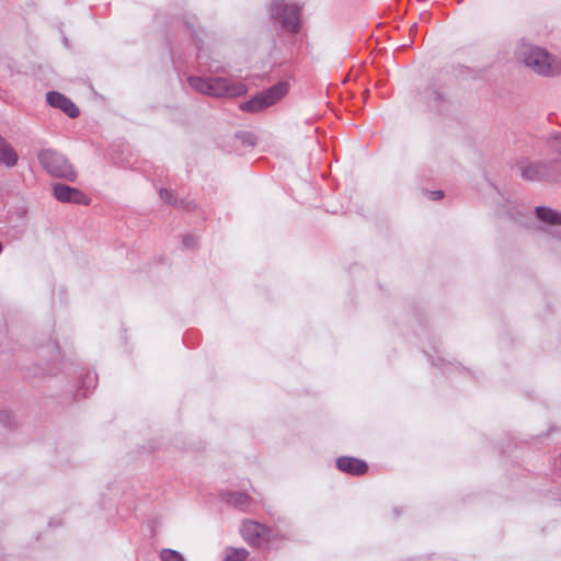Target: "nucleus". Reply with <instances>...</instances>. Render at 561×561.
Returning <instances> with one entry per match:
<instances>
[{"label":"nucleus","instance_id":"obj_11","mask_svg":"<svg viewBox=\"0 0 561 561\" xmlns=\"http://www.w3.org/2000/svg\"><path fill=\"white\" fill-rule=\"evenodd\" d=\"M536 215L541 221L548 225L561 226V213H558L551 208L537 207Z\"/></svg>","mask_w":561,"mask_h":561},{"label":"nucleus","instance_id":"obj_9","mask_svg":"<svg viewBox=\"0 0 561 561\" xmlns=\"http://www.w3.org/2000/svg\"><path fill=\"white\" fill-rule=\"evenodd\" d=\"M337 468L346 473L359 476L367 471V463L353 457H341L336 460Z\"/></svg>","mask_w":561,"mask_h":561},{"label":"nucleus","instance_id":"obj_12","mask_svg":"<svg viewBox=\"0 0 561 561\" xmlns=\"http://www.w3.org/2000/svg\"><path fill=\"white\" fill-rule=\"evenodd\" d=\"M546 144L550 150L561 156V130H552L548 134Z\"/></svg>","mask_w":561,"mask_h":561},{"label":"nucleus","instance_id":"obj_17","mask_svg":"<svg viewBox=\"0 0 561 561\" xmlns=\"http://www.w3.org/2000/svg\"><path fill=\"white\" fill-rule=\"evenodd\" d=\"M443 196L444 193L442 191L428 192V197L434 201L440 199Z\"/></svg>","mask_w":561,"mask_h":561},{"label":"nucleus","instance_id":"obj_5","mask_svg":"<svg viewBox=\"0 0 561 561\" xmlns=\"http://www.w3.org/2000/svg\"><path fill=\"white\" fill-rule=\"evenodd\" d=\"M299 12L300 7L296 3H274L272 7L273 18L276 19L284 28L290 32H297L299 30Z\"/></svg>","mask_w":561,"mask_h":561},{"label":"nucleus","instance_id":"obj_8","mask_svg":"<svg viewBox=\"0 0 561 561\" xmlns=\"http://www.w3.org/2000/svg\"><path fill=\"white\" fill-rule=\"evenodd\" d=\"M46 101L51 107L61 110L71 118H75L79 115V108L72 103L70 99L59 92H48L46 94Z\"/></svg>","mask_w":561,"mask_h":561},{"label":"nucleus","instance_id":"obj_15","mask_svg":"<svg viewBox=\"0 0 561 561\" xmlns=\"http://www.w3.org/2000/svg\"><path fill=\"white\" fill-rule=\"evenodd\" d=\"M162 561H184L183 557L175 550L164 549L161 551Z\"/></svg>","mask_w":561,"mask_h":561},{"label":"nucleus","instance_id":"obj_16","mask_svg":"<svg viewBox=\"0 0 561 561\" xmlns=\"http://www.w3.org/2000/svg\"><path fill=\"white\" fill-rule=\"evenodd\" d=\"M160 196L168 204L175 205L178 203L172 190H170V188H161Z\"/></svg>","mask_w":561,"mask_h":561},{"label":"nucleus","instance_id":"obj_6","mask_svg":"<svg viewBox=\"0 0 561 561\" xmlns=\"http://www.w3.org/2000/svg\"><path fill=\"white\" fill-rule=\"evenodd\" d=\"M270 530L262 524L247 520L243 523L241 528V535L243 539L253 546H262L268 536Z\"/></svg>","mask_w":561,"mask_h":561},{"label":"nucleus","instance_id":"obj_2","mask_svg":"<svg viewBox=\"0 0 561 561\" xmlns=\"http://www.w3.org/2000/svg\"><path fill=\"white\" fill-rule=\"evenodd\" d=\"M190 87L198 93L211 98H237L247 93L248 88L241 81L222 77H190Z\"/></svg>","mask_w":561,"mask_h":561},{"label":"nucleus","instance_id":"obj_14","mask_svg":"<svg viewBox=\"0 0 561 561\" xmlns=\"http://www.w3.org/2000/svg\"><path fill=\"white\" fill-rule=\"evenodd\" d=\"M518 170L522 175H533L538 172L537 167L527 160H522L518 163Z\"/></svg>","mask_w":561,"mask_h":561},{"label":"nucleus","instance_id":"obj_1","mask_svg":"<svg viewBox=\"0 0 561 561\" xmlns=\"http://www.w3.org/2000/svg\"><path fill=\"white\" fill-rule=\"evenodd\" d=\"M515 58L537 76L557 78L561 76V58L541 46L519 42L514 51Z\"/></svg>","mask_w":561,"mask_h":561},{"label":"nucleus","instance_id":"obj_4","mask_svg":"<svg viewBox=\"0 0 561 561\" xmlns=\"http://www.w3.org/2000/svg\"><path fill=\"white\" fill-rule=\"evenodd\" d=\"M38 160L49 175H73L75 173L68 160L55 150H42L38 154Z\"/></svg>","mask_w":561,"mask_h":561},{"label":"nucleus","instance_id":"obj_10","mask_svg":"<svg viewBox=\"0 0 561 561\" xmlns=\"http://www.w3.org/2000/svg\"><path fill=\"white\" fill-rule=\"evenodd\" d=\"M18 162V153L14 148L0 135V163L13 167Z\"/></svg>","mask_w":561,"mask_h":561},{"label":"nucleus","instance_id":"obj_13","mask_svg":"<svg viewBox=\"0 0 561 561\" xmlns=\"http://www.w3.org/2000/svg\"><path fill=\"white\" fill-rule=\"evenodd\" d=\"M247 550L242 548H228L225 551V561H244L247 558Z\"/></svg>","mask_w":561,"mask_h":561},{"label":"nucleus","instance_id":"obj_7","mask_svg":"<svg viewBox=\"0 0 561 561\" xmlns=\"http://www.w3.org/2000/svg\"><path fill=\"white\" fill-rule=\"evenodd\" d=\"M53 195L56 199H58L61 203L88 205L90 202V199L87 197L84 193H82L78 188L64 184L54 185Z\"/></svg>","mask_w":561,"mask_h":561},{"label":"nucleus","instance_id":"obj_3","mask_svg":"<svg viewBox=\"0 0 561 561\" xmlns=\"http://www.w3.org/2000/svg\"><path fill=\"white\" fill-rule=\"evenodd\" d=\"M289 90L287 82H278L277 84L257 93L252 99L240 104V108L249 113L262 112L277 102H279Z\"/></svg>","mask_w":561,"mask_h":561}]
</instances>
